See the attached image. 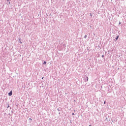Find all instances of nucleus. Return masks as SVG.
<instances>
[{"label":"nucleus","mask_w":126,"mask_h":126,"mask_svg":"<svg viewBox=\"0 0 126 126\" xmlns=\"http://www.w3.org/2000/svg\"><path fill=\"white\" fill-rule=\"evenodd\" d=\"M9 96H11L12 95V91H11L10 93H8Z\"/></svg>","instance_id":"obj_1"},{"label":"nucleus","mask_w":126,"mask_h":126,"mask_svg":"<svg viewBox=\"0 0 126 126\" xmlns=\"http://www.w3.org/2000/svg\"><path fill=\"white\" fill-rule=\"evenodd\" d=\"M116 40L117 41V40H118L119 39V35L117 36V37H116Z\"/></svg>","instance_id":"obj_2"},{"label":"nucleus","mask_w":126,"mask_h":126,"mask_svg":"<svg viewBox=\"0 0 126 126\" xmlns=\"http://www.w3.org/2000/svg\"><path fill=\"white\" fill-rule=\"evenodd\" d=\"M46 63H47V62L44 61V63H43V64H46Z\"/></svg>","instance_id":"obj_3"},{"label":"nucleus","mask_w":126,"mask_h":126,"mask_svg":"<svg viewBox=\"0 0 126 126\" xmlns=\"http://www.w3.org/2000/svg\"><path fill=\"white\" fill-rule=\"evenodd\" d=\"M87 35H85V38H87Z\"/></svg>","instance_id":"obj_4"},{"label":"nucleus","mask_w":126,"mask_h":126,"mask_svg":"<svg viewBox=\"0 0 126 126\" xmlns=\"http://www.w3.org/2000/svg\"><path fill=\"white\" fill-rule=\"evenodd\" d=\"M29 120H30L31 121H32V119L30 118Z\"/></svg>","instance_id":"obj_5"},{"label":"nucleus","mask_w":126,"mask_h":126,"mask_svg":"<svg viewBox=\"0 0 126 126\" xmlns=\"http://www.w3.org/2000/svg\"><path fill=\"white\" fill-rule=\"evenodd\" d=\"M104 104H106V101H104Z\"/></svg>","instance_id":"obj_6"},{"label":"nucleus","mask_w":126,"mask_h":126,"mask_svg":"<svg viewBox=\"0 0 126 126\" xmlns=\"http://www.w3.org/2000/svg\"><path fill=\"white\" fill-rule=\"evenodd\" d=\"M103 57H104V55H102V58H103Z\"/></svg>","instance_id":"obj_7"},{"label":"nucleus","mask_w":126,"mask_h":126,"mask_svg":"<svg viewBox=\"0 0 126 126\" xmlns=\"http://www.w3.org/2000/svg\"><path fill=\"white\" fill-rule=\"evenodd\" d=\"M90 15H91V16H92V14H91Z\"/></svg>","instance_id":"obj_8"},{"label":"nucleus","mask_w":126,"mask_h":126,"mask_svg":"<svg viewBox=\"0 0 126 126\" xmlns=\"http://www.w3.org/2000/svg\"><path fill=\"white\" fill-rule=\"evenodd\" d=\"M121 23H122L121 22H119V24H121Z\"/></svg>","instance_id":"obj_9"},{"label":"nucleus","mask_w":126,"mask_h":126,"mask_svg":"<svg viewBox=\"0 0 126 126\" xmlns=\"http://www.w3.org/2000/svg\"><path fill=\"white\" fill-rule=\"evenodd\" d=\"M7 1H9V0H7Z\"/></svg>","instance_id":"obj_10"},{"label":"nucleus","mask_w":126,"mask_h":126,"mask_svg":"<svg viewBox=\"0 0 126 126\" xmlns=\"http://www.w3.org/2000/svg\"><path fill=\"white\" fill-rule=\"evenodd\" d=\"M72 115H74V113H72Z\"/></svg>","instance_id":"obj_11"},{"label":"nucleus","mask_w":126,"mask_h":126,"mask_svg":"<svg viewBox=\"0 0 126 126\" xmlns=\"http://www.w3.org/2000/svg\"><path fill=\"white\" fill-rule=\"evenodd\" d=\"M87 81H88V78H87Z\"/></svg>","instance_id":"obj_12"},{"label":"nucleus","mask_w":126,"mask_h":126,"mask_svg":"<svg viewBox=\"0 0 126 126\" xmlns=\"http://www.w3.org/2000/svg\"><path fill=\"white\" fill-rule=\"evenodd\" d=\"M21 44H22V42H21Z\"/></svg>","instance_id":"obj_13"},{"label":"nucleus","mask_w":126,"mask_h":126,"mask_svg":"<svg viewBox=\"0 0 126 126\" xmlns=\"http://www.w3.org/2000/svg\"><path fill=\"white\" fill-rule=\"evenodd\" d=\"M43 79V78H42V79Z\"/></svg>","instance_id":"obj_14"},{"label":"nucleus","mask_w":126,"mask_h":126,"mask_svg":"<svg viewBox=\"0 0 126 126\" xmlns=\"http://www.w3.org/2000/svg\"><path fill=\"white\" fill-rule=\"evenodd\" d=\"M89 126H91V125H90Z\"/></svg>","instance_id":"obj_15"}]
</instances>
